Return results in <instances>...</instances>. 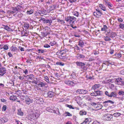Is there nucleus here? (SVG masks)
I'll return each mask as SVG.
<instances>
[{
    "label": "nucleus",
    "instance_id": "44",
    "mask_svg": "<svg viewBox=\"0 0 124 124\" xmlns=\"http://www.w3.org/2000/svg\"><path fill=\"white\" fill-rule=\"evenodd\" d=\"M46 111L50 112H53L52 109L50 107H48L46 108Z\"/></svg>",
    "mask_w": 124,
    "mask_h": 124
},
{
    "label": "nucleus",
    "instance_id": "48",
    "mask_svg": "<svg viewBox=\"0 0 124 124\" xmlns=\"http://www.w3.org/2000/svg\"><path fill=\"white\" fill-rule=\"evenodd\" d=\"M4 85L2 83H0V94L2 92H3L2 91V90L1 89L0 86H1L2 87H4Z\"/></svg>",
    "mask_w": 124,
    "mask_h": 124
},
{
    "label": "nucleus",
    "instance_id": "8",
    "mask_svg": "<svg viewBox=\"0 0 124 124\" xmlns=\"http://www.w3.org/2000/svg\"><path fill=\"white\" fill-rule=\"evenodd\" d=\"M22 96L24 98H25V101L26 104L29 105L30 103L31 102V100L29 98L28 96L27 95H26L25 96Z\"/></svg>",
    "mask_w": 124,
    "mask_h": 124
},
{
    "label": "nucleus",
    "instance_id": "62",
    "mask_svg": "<svg viewBox=\"0 0 124 124\" xmlns=\"http://www.w3.org/2000/svg\"><path fill=\"white\" fill-rule=\"evenodd\" d=\"M81 89H78L77 90L76 92L78 94H81Z\"/></svg>",
    "mask_w": 124,
    "mask_h": 124
},
{
    "label": "nucleus",
    "instance_id": "2",
    "mask_svg": "<svg viewBox=\"0 0 124 124\" xmlns=\"http://www.w3.org/2000/svg\"><path fill=\"white\" fill-rule=\"evenodd\" d=\"M90 95L91 96H101L103 95V92L102 91L98 90L97 91H94L93 93H91Z\"/></svg>",
    "mask_w": 124,
    "mask_h": 124
},
{
    "label": "nucleus",
    "instance_id": "42",
    "mask_svg": "<svg viewBox=\"0 0 124 124\" xmlns=\"http://www.w3.org/2000/svg\"><path fill=\"white\" fill-rule=\"evenodd\" d=\"M118 94L119 95L123 96L124 95V92L123 91H119L118 93Z\"/></svg>",
    "mask_w": 124,
    "mask_h": 124
},
{
    "label": "nucleus",
    "instance_id": "1",
    "mask_svg": "<svg viewBox=\"0 0 124 124\" xmlns=\"http://www.w3.org/2000/svg\"><path fill=\"white\" fill-rule=\"evenodd\" d=\"M106 35L109 36L110 38H114L117 35L116 32H113L112 31L109 30H106Z\"/></svg>",
    "mask_w": 124,
    "mask_h": 124
},
{
    "label": "nucleus",
    "instance_id": "25",
    "mask_svg": "<svg viewBox=\"0 0 124 124\" xmlns=\"http://www.w3.org/2000/svg\"><path fill=\"white\" fill-rule=\"evenodd\" d=\"M48 96L49 98H52L54 96V92L52 91H49L48 92Z\"/></svg>",
    "mask_w": 124,
    "mask_h": 124
},
{
    "label": "nucleus",
    "instance_id": "5",
    "mask_svg": "<svg viewBox=\"0 0 124 124\" xmlns=\"http://www.w3.org/2000/svg\"><path fill=\"white\" fill-rule=\"evenodd\" d=\"M39 116V114L38 113H33L31 115L30 118L33 119H37Z\"/></svg>",
    "mask_w": 124,
    "mask_h": 124
},
{
    "label": "nucleus",
    "instance_id": "58",
    "mask_svg": "<svg viewBox=\"0 0 124 124\" xmlns=\"http://www.w3.org/2000/svg\"><path fill=\"white\" fill-rule=\"evenodd\" d=\"M45 79L46 82L49 83H50V82H49V80L47 76H46L45 77Z\"/></svg>",
    "mask_w": 124,
    "mask_h": 124
},
{
    "label": "nucleus",
    "instance_id": "59",
    "mask_svg": "<svg viewBox=\"0 0 124 124\" xmlns=\"http://www.w3.org/2000/svg\"><path fill=\"white\" fill-rule=\"evenodd\" d=\"M92 124H101L100 123L97 121H94L92 123Z\"/></svg>",
    "mask_w": 124,
    "mask_h": 124
},
{
    "label": "nucleus",
    "instance_id": "39",
    "mask_svg": "<svg viewBox=\"0 0 124 124\" xmlns=\"http://www.w3.org/2000/svg\"><path fill=\"white\" fill-rule=\"evenodd\" d=\"M4 29L8 31H10L12 30V29L8 27V26H4Z\"/></svg>",
    "mask_w": 124,
    "mask_h": 124
},
{
    "label": "nucleus",
    "instance_id": "36",
    "mask_svg": "<svg viewBox=\"0 0 124 124\" xmlns=\"http://www.w3.org/2000/svg\"><path fill=\"white\" fill-rule=\"evenodd\" d=\"M81 94H86L87 92V91L86 90L81 89Z\"/></svg>",
    "mask_w": 124,
    "mask_h": 124
},
{
    "label": "nucleus",
    "instance_id": "50",
    "mask_svg": "<svg viewBox=\"0 0 124 124\" xmlns=\"http://www.w3.org/2000/svg\"><path fill=\"white\" fill-rule=\"evenodd\" d=\"M41 35L43 36L44 37H45L47 35V34H46V32H41Z\"/></svg>",
    "mask_w": 124,
    "mask_h": 124
},
{
    "label": "nucleus",
    "instance_id": "18",
    "mask_svg": "<svg viewBox=\"0 0 124 124\" xmlns=\"http://www.w3.org/2000/svg\"><path fill=\"white\" fill-rule=\"evenodd\" d=\"M13 16L15 17H21L22 16L23 14L20 12H17L15 14H14Z\"/></svg>",
    "mask_w": 124,
    "mask_h": 124
},
{
    "label": "nucleus",
    "instance_id": "17",
    "mask_svg": "<svg viewBox=\"0 0 124 124\" xmlns=\"http://www.w3.org/2000/svg\"><path fill=\"white\" fill-rule=\"evenodd\" d=\"M94 16L98 18L101 16V15H103V13H100L96 11L94 12L93 13Z\"/></svg>",
    "mask_w": 124,
    "mask_h": 124
},
{
    "label": "nucleus",
    "instance_id": "52",
    "mask_svg": "<svg viewBox=\"0 0 124 124\" xmlns=\"http://www.w3.org/2000/svg\"><path fill=\"white\" fill-rule=\"evenodd\" d=\"M65 114H67V115L66 116H72V115L70 114V113L68 112H66V111L65 112Z\"/></svg>",
    "mask_w": 124,
    "mask_h": 124
},
{
    "label": "nucleus",
    "instance_id": "16",
    "mask_svg": "<svg viewBox=\"0 0 124 124\" xmlns=\"http://www.w3.org/2000/svg\"><path fill=\"white\" fill-rule=\"evenodd\" d=\"M8 119L7 118L4 117L0 119V123H4L8 121Z\"/></svg>",
    "mask_w": 124,
    "mask_h": 124
},
{
    "label": "nucleus",
    "instance_id": "32",
    "mask_svg": "<svg viewBox=\"0 0 124 124\" xmlns=\"http://www.w3.org/2000/svg\"><path fill=\"white\" fill-rule=\"evenodd\" d=\"M17 99L16 96L13 95L10 96V99L11 100L15 101Z\"/></svg>",
    "mask_w": 124,
    "mask_h": 124
},
{
    "label": "nucleus",
    "instance_id": "6",
    "mask_svg": "<svg viewBox=\"0 0 124 124\" xmlns=\"http://www.w3.org/2000/svg\"><path fill=\"white\" fill-rule=\"evenodd\" d=\"M123 79L120 77H118L115 78V82L116 83H117L118 85H121L122 82L123 81Z\"/></svg>",
    "mask_w": 124,
    "mask_h": 124
},
{
    "label": "nucleus",
    "instance_id": "19",
    "mask_svg": "<svg viewBox=\"0 0 124 124\" xmlns=\"http://www.w3.org/2000/svg\"><path fill=\"white\" fill-rule=\"evenodd\" d=\"M99 7L104 11H106L107 9L105 6L103 4H100L99 5Z\"/></svg>",
    "mask_w": 124,
    "mask_h": 124
},
{
    "label": "nucleus",
    "instance_id": "31",
    "mask_svg": "<svg viewBox=\"0 0 124 124\" xmlns=\"http://www.w3.org/2000/svg\"><path fill=\"white\" fill-rule=\"evenodd\" d=\"M70 76L71 77L70 78H72L74 79H76L77 78L75 73L74 72H73V73L71 74Z\"/></svg>",
    "mask_w": 124,
    "mask_h": 124
},
{
    "label": "nucleus",
    "instance_id": "7",
    "mask_svg": "<svg viewBox=\"0 0 124 124\" xmlns=\"http://www.w3.org/2000/svg\"><path fill=\"white\" fill-rule=\"evenodd\" d=\"M64 82L65 84L70 86H73L75 85V84L73 82L68 79L65 80Z\"/></svg>",
    "mask_w": 124,
    "mask_h": 124
},
{
    "label": "nucleus",
    "instance_id": "61",
    "mask_svg": "<svg viewBox=\"0 0 124 124\" xmlns=\"http://www.w3.org/2000/svg\"><path fill=\"white\" fill-rule=\"evenodd\" d=\"M114 87V85L113 84H111L109 85V88L111 89L113 88Z\"/></svg>",
    "mask_w": 124,
    "mask_h": 124
},
{
    "label": "nucleus",
    "instance_id": "11",
    "mask_svg": "<svg viewBox=\"0 0 124 124\" xmlns=\"http://www.w3.org/2000/svg\"><path fill=\"white\" fill-rule=\"evenodd\" d=\"M76 57L78 59H80L85 58V56L82 54H78L76 56Z\"/></svg>",
    "mask_w": 124,
    "mask_h": 124
},
{
    "label": "nucleus",
    "instance_id": "51",
    "mask_svg": "<svg viewBox=\"0 0 124 124\" xmlns=\"http://www.w3.org/2000/svg\"><path fill=\"white\" fill-rule=\"evenodd\" d=\"M119 27L122 29H124V24L123 23H121L119 25Z\"/></svg>",
    "mask_w": 124,
    "mask_h": 124
},
{
    "label": "nucleus",
    "instance_id": "64",
    "mask_svg": "<svg viewBox=\"0 0 124 124\" xmlns=\"http://www.w3.org/2000/svg\"><path fill=\"white\" fill-rule=\"evenodd\" d=\"M8 54L9 57H11L13 56L12 54H11L10 52H8Z\"/></svg>",
    "mask_w": 124,
    "mask_h": 124
},
{
    "label": "nucleus",
    "instance_id": "45",
    "mask_svg": "<svg viewBox=\"0 0 124 124\" xmlns=\"http://www.w3.org/2000/svg\"><path fill=\"white\" fill-rule=\"evenodd\" d=\"M33 10L31 9L30 10L28 11L27 12V14H31L33 12Z\"/></svg>",
    "mask_w": 124,
    "mask_h": 124
},
{
    "label": "nucleus",
    "instance_id": "55",
    "mask_svg": "<svg viewBox=\"0 0 124 124\" xmlns=\"http://www.w3.org/2000/svg\"><path fill=\"white\" fill-rule=\"evenodd\" d=\"M7 13L9 14H13L14 13V12L13 11L8 10L7 11Z\"/></svg>",
    "mask_w": 124,
    "mask_h": 124
},
{
    "label": "nucleus",
    "instance_id": "60",
    "mask_svg": "<svg viewBox=\"0 0 124 124\" xmlns=\"http://www.w3.org/2000/svg\"><path fill=\"white\" fill-rule=\"evenodd\" d=\"M67 106L70 109H74L75 108H73L72 106L71 105H67Z\"/></svg>",
    "mask_w": 124,
    "mask_h": 124
},
{
    "label": "nucleus",
    "instance_id": "56",
    "mask_svg": "<svg viewBox=\"0 0 124 124\" xmlns=\"http://www.w3.org/2000/svg\"><path fill=\"white\" fill-rule=\"evenodd\" d=\"M43 46L45 48H48L50 47V46L47 44H45Z\"/></svg>",
    "mask_w": 124,
    "mask_h": 124
},
{
    "label": "nucleus",
    "instance_id": "37",
    "mask_svg": "<svg viewBox=\"0 0 124 124\" xmlns=\"http://www.w3.org/2000/svg\"><path fill=\"white\" fill-rule=\"evenodd\" d=\"M114 55L116 56V57H117L118 58H120L121 56V54L120 53H116Z\"/></svg>",
    "mask_w": 124,
    "mask_h": 124
},
{
    "label": "nucleus",
    "instance_id": "21",
    "mask_svg": "<svg viewBox=\"0 0 124 124\" xmlns=\"http://www.w3.org/2000/svg\"><path fill=\"white\" fill-rule=\"evenodd\" d=\"M70 19H71L70 21L71 22V25L76 20V18L73 16H70Z\"/></svg>",
    "mask_w": 124,
    "mask_h": 124
},
{
    "label": "nucleus",
    "instance_id": "30",
    "mask_svg": "<svg viewBox=\"0 0 124 124\" xmlns=\"http://www.w3.org/2000/svg\"><path fill=\"white\" fill-rule=\"evenodd\" d=\"M102 105L101 104H96V105L95 106V108L97 109H101L102 107Z\"/></svg>",
    "mask_w": 124,
    "mask_h": 124
},
{
    "label": "nucleus",
    "instance_id": "43",
    "mask_svg": "<svg viewBox=\"0 0 124 124\" xmlns=\"http://www.w3.org/2000/svg\"><path fill=\"white\" fill-rule=\"evenodd\" d=\"M107 29V27L106 25H104L103 27L101 28V30L102 31H105V30Z\"/></svg>",
    "mask_w": 124,
    "mask_h": 124
},
{
    "label": "nucleus",
    "instance_id": "28",
    "mask_svg": "<svg viewBox=\"0 0 124 124\" xmlns=\"http://www.w3.org/2000/svg\"><path fill=\"white\" fill-rule=\"evenodd\" d=\"M110 103L112 104H113L114 103V102L113 101H112L110 100H108L106 101H105L104 102H103V103L105 104L104 105H108V104L107 103Z\"/></svg>",
    "mask_w": 124,
    "mask_h": 124
},
{
    "label": "nucleus",
    "instance_id": "38",
    "mask_svg": "<svg viewBox=\"0 0 124 124\" xmlns=\"http://www.w3.org/2000/svg\"><path fill=\"white\" fill-rule=\"evenodd\" d=\"M121 115V114L118 112L115 113L113 114V115L115 117L119 116Z\"/></svg>",
    "mask_w": 124,
    "mask_h": 124
},
{
    "label": "nucleus",
    "instance_id": "24",
    "mask_svg": "<svg viewBox=\"0 0 124 124\" xmlns=\"http://www.w3.org/2000/svg\"><path fill=\"white\" fill-rule=\"evenodd\" d=\"M36 102L38 104H42L44 102L43 99L42 98H40L37 99Z\"/></svg>",
    "mask_w": 124,
    "mask_h": 124
},
{
    "label": "nucleus",
    "instance_id": "23",
    "mask_svg": "<svg viewBox=\"0 0 124 124\" xmlns=\"http://www.w3.org/2000/svg\"><path fill=\"white\" fill-rule=\"evenodd\" d=\"M46 85V83L41 82L39 81L38 82V85L39 86L41 87L45 86V85Z\"/></svg>",
    "mask_w": 124,
    "mask_h": 124
},
{
    "label": "nucleus",
    "instance_id": "12",
    "mask_svg": "<svg viewBox=\"0 0 124 124\" xmlns=\"http://www.w3.org/2000/svg\"><path fill=\"white\" fill-rule=\"evenodd\" d=\"M104 117L106 120L109 121L112 118L113 116L111 114H108L106 115Z\"/></svg>",
    "mask_w": 124,
    "mask_h": 124
},
{
    "label": "nucleus",
    "instance_id": "22",
    "mask_svg": "<svg viewBox=\"0 0 124 124\" xmlns=\"http://www.w3.org/2000/svg\"><path fill=\"white\" fill-rule=\"evenodd\" d=\"M23 26L25 29H27L29 28L30 25L28 23L25 22L24 23Z\"/></svg>",
    "mask_w": 124,
    "mask_h": 124
},
{
    "label": "nucleus",
    "instance_id": "40",
    "mask_svg": "<svg viewBox=\"0 0 124 124\" xmlns=\"http://www.w3.org/2000/svg\"><path fill=\"white\" fill-rule=\"evenodd\" d=\"M56 65L61 66H63L64 65V63L61 62H56Z\"/></svg>",
    "mask_w": 124,
    "mask_h": 124
},
{
    "label": "nucleus",
    "instance_id": "63",
    "mask_svg": "<svg viewBox=\"0 0 124 124\" xmlns=\"http://www.w3.org/2000/svg\"><path fill=\"white\" fill-rule=\"evenodd\" d=\"M120 74L123 75H124V69L122 70L120 72Z\"/></svg>",
    "mask_w": 124,
    "mask_h": 124
},
{
    "label": "nucleus",
    "instance_id": "15",
    "mask_svg": "<svg viewBox=\"0 0 124 124\" xmlns=\"http://www.w3.org/2000/svg\"><path fill=\"white\" fill-rule=\"evenodd\" d=\"M6 69L4 67L0 68V73L3 75L6 73Z\"/></svg>",
    "mask_w": 124,
    "mask_h": 124
},
{
    "label": "nucleus",
    "instance_id": "47",
    "mask_svg": "<svg viewBox=\"0 0 124 124\" xmlns=\"http://www.w3.org/2000/svg\"><path fill=\"white\" fill-rule=\"evenodd\" d=\"M105 95L109 97H110V93L108 91H106L105 92Z\"/></svg>",
    "mask_w": 124,
    "mask_h": 124
},
{
    "label": "nucleus",
    "instance_id": "46",
    "mask_svg": "<svg viewBox=\"0 0 124 124\" xmlns=\"http://www.w3.org/2000/svg\"><path fill=\"white\" fill-rule=\"evenodd\" d=\"M73 14L74 15L77 17H78V15H79V13L78 12L76 11L74 12H73Z\"/></svg>",
    "mask_w": 124,
    "mask_h": 124
},
{
    "label": "nucleus",
    "instance_id": "3",
    "mask_svg": "<svg viewBox=\"0 0 124 124\" xmlns=\"http://www.w3.org/2000/svg\"><path fill=\"white\" fill-rule=\"evenodd\" d=\"M42 21L44 23H49V25L50 26L51 25V23H52V20L50 19H45L44 18H41L39 20V21Z\"/></svg>",
    "mask_w": 124,
    "mask_h": 124
},
{
    "label": "nucleus",
    "instance_id": "4",
    "mask_svg": "<svg viewBox=\"0 0 124 124\" xmlns=\"http://www.w3.org/2000/svg\"><path fill=\"white\" fill-rule=\"evenodd\" d=\"M76 65L79 67L81 69H85V64L84 62H76Z\"/></svg>",
    "mask_w": 124,
    "mask_h": 124
},
{
    "label": "nucleus",
    "instance_id": "41",
    "mask_svg": "<svg viewBox=\"0 0 124 124\" xmlns=\"http://www.w3.org/2000/svg\"><path fill=\"white\" fill-rule=\"evenodd\" d=\"M13 10V11L15 13L17 11H18V9L16 7H12L11 8Z\"/></svg>",
    "mask_w": 124,
    "mask_h": 124
},
{
    "label": "nucleus",
    "instance_id": "34",
    "mask_svg": "<svg viewBox=\"0 0 124 124\" xmlns=\"http://www.w3.org/2000/svg\"><path fill=\"white\" fill-rule=\"evenodd\" d=\"M70 16L67 17L66 18L65 20L67 22H68V23H69L71 25V21H70L71 19H70Z\"/></svg>",
    "mask_w": 124,
    "mask_h": 124
},
{
    "label": "nucleus",
    "instance_id": "14",
    "mask_svg": "<svg viewBox=\"0 0 124 124\" xmlns=\"http://www.w3.org/2000/svg\"><path fill=\"white\" fill-rule=\"evenodd\" d=\"M100 86V84H95L92 86L91 89L92 90H93L94 91H96V89Z\"/></svg>",
    "mask_w": 124,
    "mask_h": 124
},
{
    "label": "nucleus",
    "instance_id": "49",
    "mask_svg": "<svg viewBox=\"0 0 124 124\" xmlns=\"http://www.w3.org/2000/svg\"><path fill=\"white\" fill-rule=\"evenodd\" d=\"M7 109V106L5 105L3 106L2 109V110L3 111H5Z\"/></svg>",
    "mask_w": 124,
    "mask_h": 124
},
{
    "label": "nucleus",
    "instance_id": "33",
    "mask_svg": "<svg viewBox=\"0 0 124 124\" xmlns=\"http://www.w3.org/2000/svg\"><path fill=\"white\" fill-rule=\"evenodd\" d=\"M80 114L82 116L85 115L86 114V112L84 110H82L80 111Z\"/></svg>",
    "mask_w": 124,
    "mask_h": 124
},
{
    "label": "nucleus",
    "instance_id": "26",
    "mask_svg": "<svg viewBox=\"0 0 124 124\" xmlns=\"http://www.w3.org/2000/svg\"><path fill=\"white\" fill-rule=\"evenodd\" d=\"M89 120H90V119H88V118H86L83 121V122L81 123V124H88L90 123V121Z\"/></svg>",
    "mask_w": 124,
    "mask_h": 124
},
{
    "label": "nucleus",
    "instance_id": "35",
    "mask_svg": "<svg viewBox=\"0 0 124 124\" xmlns=\"http://www.w3.org/2000/svg\"><path fill=\"white\" fill-rule=\"evenodd\" d=\"M17 49L16 46H12L11 47V51L13 52H15V51L17 50Z\"/></svg>",
    "mask_w": 124,
    "mask_h": 124
},
{
    "label": "nucleus",
    "instance_id": "54",
    "mask_svg": "<svg viewBox=\"0 0 124 124\" xmlns=\"http://www.w3.org/2000/svg\"><path fill=\"white\" fill-rule=\"evenodd\" d=\"M3 48L4 50H7L8 49V47L7 45H5L4 46Z\"/></svg>",
    "mask_w": 124,
    "mask_h": 124
},
{
    "label": "nucleus",
    "instance_id": "9",
    "mask_svg": "<svg viewBox=\"0 0 124 124\" xmlns=\"http://www.w3.org/2000/svg\"><path fill=\"white\" fill-rule=\"evenodd\" d=\"M104 3L105 5L108 6L109 9H112L111 8L113 7V5L111 3L107 1H105L104 2Z\"/></svg>",
    "mask_w": 124,
    "mask_h": 124
},
{
    "label": "nucleus",
    "instance_id": "53",
    "mask_svg": "<svg viewBox=\"0 0 124 124\" xmlns=\"http://www.w3.org/2000/svg\"><path fill=\"white\" fill-rule=\"evenodd\" d=\"M38 53H44L45 51L44 50H42V49H39L38 50Z\"/></svg>",
    "mask_w": 124,
    "mask_h": 124
},
{
    "label": "nucleus",
    "instance_id": "29",
    "mask_svg": "<svg viewBox=\"0 0 124 124\" xmlns=\"http://www.w3.org/2000/svg\"><path fill=\"white\" fill-rule=\"evenodd\" d=\"M104 39L106 41H108L111 40V39L109 36H104L103 37Z\"/></svg>",
    "mask_w": 124,
    "mask_h": 124
},
{
    "label": "nucleus",
    "instance_id": "13",
    "mask_svg": "<svg viewBox=\"0 0 124 124\" xmlns=\"http://www.w3.org/2000/svg\"><path fill=\"white\" fill-rule=\"evenodd\" d=\"M78 43V45L82 47L84 46L85 44L83 40L79 39Z\"/></svg>",
    "mask_w": 124,
    "mask_h": 124
},
{
    "label": "nucleus",
    "instance_id": "20",
    "mask_svg": "<svg viewBox=\"0 0 124 124\" xmlns=\"http://www.w3.org/2000/svg\"><path fill=\"white\" fill-rule=\"evenodd\" d=\"M110 97L111 98L112 97H116L117 95V94L115 92H112L110 93Z\"/></svg>",
    "mask_w": 124,
    "mask_h": 124
},
{
    "label": "nucleus",
    "instance_id": "27",
    "mask_svg": "<svg viewBox=\"0 0 124 124\" xmlns=\"http://www.w3.org/2000/svg\"><path fill=\"white\" fill-rule=\"evenodd\" d=\"M17 114L19 115L22 116L23 115V113L21 111V109H19L17 110Z\"/></svg>",
    "mask_w": 124,
    "mask_h": 124
},
{
    "label": "nucleus",
    "instance_id": "57",
    "mask_svg": "<svg viewBox=\"0 0 124 124\" xmlns=\"http://www.w3.org/2000/svg\"><path fill=\"white\" fill-rule=\"evenodd\" d=\"M86 78H87V79H92L93 78V77L91 76H88V75H86Z\"/></svg>",
    "mask_w": 124,
    "mask_h": 124
},
{
    "label": "nucleus",
    "instance_id": "10",
    "mask_svg": "<svg viewBox=\"0 0 124 124\" xmlns=\"http://www.w3.org/2000/svg\"><path fill=\"white\" fill-rule=\"evenodd\" d=\"M27 80H32L34 78V76L33 74L28 75L25 76Z\"/></svg>",
    "mask_w": 124,
    "mask_h": 124
}]
</instances>
